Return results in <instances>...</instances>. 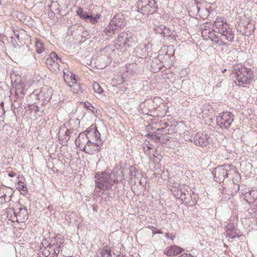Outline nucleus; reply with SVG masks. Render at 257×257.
<instances>
[{
  "mask_svg": "<svg viewBox=\"0 0 257 257\" xmlns=\"http://www.w3.org/2000/svg\"><path fill=\"white\" fill-rule=\"evenodd\" d=\"M236 85L244 87L252 80L253 74L250 69L237 64L234 66L230 74Z\"/></svg>",
  "mask_w": 257,
  "mask_h": 257,
  "instance_id": "nucleus-1",
  "label": "nucleus"
},
{
  "mask_svg": "<svg viewBox=\"0 0 257 257\" xmlns=\"http://www.w3.org/2000/svg\"><path fill=\"white\" fill-rule=\"evenodd\" d=\"M235 167L231 165L225 164L224 165L216 167L212 174L214 180L217 182H220L224 180L225 178L238 177L239 175L235 170Z\"/></svg>",
  "mask_w": 257,
  "mask_h": 257,
  "instance_id": "nucleus-2",
  "label": "nucleus"
},
{
  "mask_svg": "<svg viewBox=\"0 0 257 257\" xmlns=\"http://www.w3.org/2000/svg\"><path fill=\"white\" fill-rule=\"evenodd\" d=\"M116 177L114 172L110 173L103 172L98 176L96 185L99 189L107 190L110 189L115 183Z\"/></svg>",
  "mask_w": 257,
  "mask_h": 257,
  "instance_id": "nucleus-3",
  "label": "nucleus"
},
{
  "mask_svg": "<svg viewBox=\"0 0 257 257\" xmlns=\"http://www.w3.org/2000/svg\"><path fill=\"white\" fill-rule=\"evenodd\" d=\"M137 11L144 15L155 13L158 9L156 0H138Z\"/></svg>",
  "mask_w": 257,
  "mask_h": 257,
  "instance_id": "nucleus-4",
  "label": "nucleus"
},
{
  "mask_svg": "<svg viewBox=\"0 0 257 257\" xmlns=\"http://www.w3.org/2000/svg\"><path fill=\"white\" fill-rule=\"evenodd\" d=\"M14 214V216H11V219L13 222H25L28 219V212L25 207L22 206L10 208L8 211V215Z\"/></svg>",
  "mask_w": 257,
  "mask_h": 257,
  "instance_id": "nucleus-5",
  "label": "nucleus"
},
{
  "mask_svg": "<svg viewBox=\"0 0 257 257\" xmlns=\"http://www.w3.org/2000/svg\"><path fill=\"white\" fill-rule=\"evenodd\" d=\"M234 120V115L231 112L225 111L219 113L216 117V122L221 128H228Z\"/></svg>",
  "mask_w": 257,
  "mask_h": 257,
  "instance_id": "nucleus-6",
  "label": "nucleus"
},
{
  "mask_svg": "<svg viewBox=\"0 0 257 257\" xmlns=\"http://www.w3.org/2000/svg\"><path fill=\"white\" fill-rule=\"evenodd\" d=\"M117 41L122 43L120 45H122L124 47H132L137 43V37L131 32H122L119 34L117 37Z\"/></svg>",
  "mask_w": 257,
  "mask_h": 257,
  "instance_id": "nucleus-7",
  "label": "nucleus"
},
{
  "mask_svg": "<svg viewBox=\"0 0 257 257\" xmlns=\"http://www.w3.org/2000/svg\"><path fill=\"white\" fill-rule=\"evenodd\" d=\"M62 60L58 55L54 52L50 53L46 61V64L48 68L52 72H56L59 69V62Z\"/></svg>",
  "mask_w": 257,
  "mask_h": 257,
  "instance_id": "nucleus-8",
  "label": "nucleus"
},
{
  "mask_svg": "<svg viewBox=\"0 0 257 257\" xmlns=\"http://www.w3.org/2000/svg\"><path fill=\"white\" fill-rule=\"evenodd\" d=\"M193 142L196 145L203 147L209 145L211 141L207 134L199 133L193 138Z\"/></svg>",
  "mask_w": 257,
  "mask_h": 257,
  "instance_id": "nucleus-9",
  "label": "nucleus"
},
{
  "mask_svg": "<svg viewBox=\"0 0 257 257\" xmlns=\"http://www.w3.org/2000/svg\"><path fill=\"white\" fill-rule=\"evenodd\" d=\"M85 133L89 142H98V141H102L100 139V134L95 125H92Z\"/></svg>",
  "mask_w": 257,
  "mask_h": 257,
  "instance_id": "nucleus-10",
  "label": "nucleus"
},
{
  "mask_svg": "<svg viewBox=\"0 0 257 257\" xmlns=\"http://www.w3.org/2000/svg\"><path fill=\"white\" fill-rule=\"evenodd\" d=\"M71 131L65 126L60 128L58 132L59 140L63 146H66L70 138Z\"/></svg>",
  "mask_w": 257,
  "mask_h": 257,
  "instance_id": "nucleus-11",
  "label": "nucleus"
},
{
  "mask_svg": "<svg viewBox=\"0 0 257 257\" xmlns=\"http://www.w3.org/2000/svg\"><path fill=\"white\" fill-rule=\"evenodd\" d=\"M64 240L60 237L57 236L54 238L53 240H52L51 242L49 243L50 245V248L52 250H53V253L54 254H58L60 250L63 247V244L64 243Z\"/></svg>",
  "mask_w": 257,
  "mask_h": 257,
  "instance_id": "nucleus-12",
  "label": "nucleus"
},
{
  "mask_svg": "<svg viewBox=\"0 0 257 257\" xmlns=\"http://www.w3.org/2000/svg\"><path fill=\"white\" fill-rule=\"evenodd\" d=\"M228 26L229 25L226 23L225 18L224 17H217L213 24V29H216V30H214V31L218 33L225 30V28H228Z\"/></svg>",
  "mask_w": 257,
  "mask_h": 257,
  "instance_id": "nucleus-13",
  "label": "nucleus"
},
{
  "mask_svg": "<svg viewBox=\"0 0 257 257\" xmlns=\"http://www.w3.org/2000/svg\"><path fill=\"white\" fill-rule=\"evenodd\" d=\"M110 23L118 30L119 28L123 27L125 25V17L123 14L118 13L110 21Z\"/></svg>",
  "mask_w": 257,
  "mask_h": 257,
  "instance_id": "nucleus-14",
  "label": "nucleus"
},
{
  "mask_svg": "<svg viewBox=\"0 0 257 257\" xmlns=\"http://www.w3.org/2000/svg\"><path fill=\"white\" fill-rule=\"evenodd\" d=\"M85 132L80 133L76 139L75 143L76 146L79 148L81 151H84L86 149L87 144L89 142Z\"/></svg>",
  "mask_w": 257,
  "mask_h": 257,
  "instance_id": "nucleus-15",
  "label": "nucleus"
},
{
  "mask_svg": "<svg viewBox=\"0 0 257 257\" xmlns=\"http://www.w3.org/2000/svg\"><path fill=\"white\" fill-rule=\"evenodd\" d=\"M98 142H89L84 151L88 154H91L95 151L99 150V148L102 146L103 142L102 141H98Z\"/></svg>",
  "mask_w": 257,
  "mask_h": 257,
  "instance_id": "nucleus-16",
  "label": "nucleus"
},
{
  "mask_svg": "<svg viewBox=\"0 0 257 257\" xmlns=\"http://www.w3.org/2000/svg\"><path fill=\"white\" fill-rule=\"evenodd\" d=\"M71 83H69V86L71 88V90L75 93H79L82 92L83 86L77 84L75 79V75L73 74H70Z\"/></svg>",
  "mask_w": 257,
  "mask_h": 257,
  "instance_id": "nucleus-17",
  "label": "nucleus"
},
{
  "mask_svg": "<svg viewBox=\"0 0 257 257\" xmlns=\"http://www.w3.org/2000/svg\"><path fill=\"white\" fill-rule=\"evenodd\" d=\"M220 33L223 37L222 39L231 42L234 41V34L229 26Z\"/></svg>",
  "mask_w": 257,
  "mask_h": 257,
  "instance_id": "nucleus-18",
  "label": "nucleus"
},
{
  "mask_svg": "<svg viewBox=\"0 0 257 257\" xmlns=\"http://www.w3.org/2000/svg\"><path fill=\"white\" fill-rule=\"evenodd\" d=\"M9 189L5 187L0 188V202L4 203V202H9L11 199L12 194L8 193Z\"/></svg>",
  "mask_w": 257,
  "mask_h": 257,
  "instance_id": "nucleus-19",
  "label": "nucleus"
},
{
  "mask_svg": "<svg viewBox=\"0 0 257 257\" xmlns=\"http://www.w3.org/2000/svg\"><path fill=\"white\" fill-rule=\"evenodd\" d=\"M183 251L182 248L176 246L172 245L165 249V253L168 256H172L177 255Z\"/></svg>",
  "mask_w": 257,
  "mask_h": 257,
  "instance_id": "nucleus-20",
  "label": "nucleus"
},
{
  "mask_svg": "<svg viewBox=\"0 0 257 257\" xmlns=\"http://www.w3.org/2000/svg\"><path fill=\"white\" fill-rule=\"evenodd\" d=\"M134 53L135 56L139 58H143L147 55L146 48L145 45L138 46Z\"/></svg>",
  "mask_w": 257,
  "mask_h": 257,
  "instance_id": "nucleus-21",
  "label": "nucleus"
},
{
  "mask_svg": "<svg viewBox=\"0 0 257 257\" xmlns=\"http://www.w3.org/2000/svg\"><path fill=\"white\" fill-rule=\"evenodd\" d=\"M125 71L128 75L136 74L139 72V67L136 63H131L125 65Z\"/></svg>",
  "mask_w": 257,
  "mask_h": 257,
  "instance_id": "nucleus-22",
  "label": "nucleus"
},
{
  "mask_svg": "<svg viewBox=\"0 0 257 257\" xmlns=\"http://www.w3.org/2000/svg\"><path fill=\"white\" fill-rule=\"evenodd\" d=\"M52 94V90L47 86L42 87L40 93V96L44 97L46 100L50 99Z\"/></svg>",
  "mask_w": 257,
  "mask_h": 257,
  "instance_id": "nucleus-23",
  "label": "nucleus"
},
{
  "mask_svg": "<svg viewBox=\"0 0 257 257\" xmlns=\"http://www.w3.org/2000/svg\"><path fill=\"white\" fill-rule=\"evenodd\" d=\"M246 201L251 203L257 198V191L254 190H250L245 195Z\"/></svg>",
  "mask_w": 257,
  "mask_h": 257,
  "instance_id": "nucleus-24",
  "label": "nucleus"
},
{
  "mask_svg": "<svg viewBox=\"0 0 257 257\" xmlns=\"http://www.w3.org/2000/svg\"><path fill=\"white\" fill-rule=\"evenodd\" d=\"M226 235L231 238L239 237L237 230L235 228H231V226L228 225L226 227Z\"/></svg>",
  "mask_w": 257,
  "mask_h": 257,
  "instance_id": "nucleus-25",
  "label": "nucleus"
},
{
  "mask_svg": "<svg viewBox=\"0 0 257 257\" xmlns=\"http://www.w3.org/2000/svg\"><path fill=\"white\" fill-rule=\"evenodd\" d=\"M38 257H54L51 255L50 249L49 247H40V250L37 253Z\"/></svg>",
  "mask_w": 257,
  "mask_h": 257,
  "instance_id": "nucleus-26",
  "label": "nucleus"
},
{
  "mask_svg": "<svg viewBox=\"0 0 257 257\" xmlns=\"http://www.w3.org/2000/svg\"><path fill=\"white\" fill-rule=\"evenodd\" d=\"M129 178L130 180H133V179L135 180L137 179L138 181H139V179L138 177V175L139 174L138 170L136 169V168L133 166H131L129 167Z\"/></svg>",
  "mask_w": 257,
  "mask_h": 257,
  "instance_id": "nucleus-27",
  "label": "nucleus"
},
{
  "mask_svg": "<svg viewBox=\"0 0 257 257\" xmlns=\"http://www.w3.org/2000/svg\"><path fill=\"white\" fill-rule=\"evenodd\" d=\"M118 29L114 26V25H111L110 22H109V25L105 28L103 30V33L107 36H110L113 35L116 31H117Z\"/></svg>",
  "mask_w": 257,
  "mask_h": 257,
  "instance_id": "nucleus-28",
  "label": "nucleus"
},
{
  "mask_svg": "<svg viewBox=\"0 0 257 257\" xmlns=\"http://www.w3.org/2000/svg\"><path fill=\"white\" fill-rule=\"evenodd\" d=\"M176 34L174 31H171L167 28V31L164 32V34L162 37L168 40H174L176 37Z\"/></svg>",
  "mask_w": 257,
  "mask_h": 257,
  "instance_id": "nucleus-29",
  "label": "nucleus"
},
{
  "mask_svg": "<svg viewBox=\"0 0 257 257\" xmlns=\"http://www.w3.org/2000/svg\"><path fill=\"white\" fill-rule=\"evenodd\" d=\"M100 14H96L95 15L93 16L88 14L87 15H86V19H85V20H89L91 24H95L98 22V20L100 18Z\"/></svg>",
  "mask_w": 257,
  "mask_h": 257,
  "instance_id": "nucleus-30",
  "label": "nucleus"
},
{
  "mask_svg": "<svg viewBox=\"0 0 257 257\" xmlns=\"http://www.w3.org/2000/svg\"><path fill=\"white\" fill-rule=\"evenodd\" d=\"M160 126V127L157 129V132H160V131H163V132H165V134L170 133V128L172 127V126L170 125L166 122H161Z\"/></svg>",
  "mask_w": 257,
  "mask_h": 257,
  "instance_id": "nucleus-31",
  "label": "nucleus"
},
{
  "mask_svg": "<svg viewBox=\"0 0 257 257\" xmlns=\"http://www.w3.org/2000/svg\"><path fill=\"white\" fill-rule=\"evenodd\" d=\"M17 188L21 191L22 194H24L27 192V187L26 184L21 181L18 182Z\"/></svg>",
  "mask_w": 257,
  "mask_h": 257,
  "instance_id": "nucleus-32",
  "label": "nucleus"
},
{
  "mask_svg": "<svg viewBox=\"0 0 257 257\" xmlns=\"http://www.w3.org/2000/svg\"><path fill=\"white\" fill-rule=\"evenodd\" d=\"M35 47L37 52L39 54L42 53L45 50L43 44L37 39L35 42Z\"/></svg>",
  "mask_w": 257,
  "mask_h": 257,
  "instance_id": "nucleus-33",
  "label": "nucleus"
},
{
  "mask_svg": "<svg viewBox=\"0 0 257 257\" xmlns=\"http://www.w3.org/2000/svg\"><path fill=\"white\" fill-rule=\"evenodd\" d=\"M100 253L102 257H112L111 249L109 247H106L103 248Z\"/></svg>",
  "mask_w": 257,
  "mask_h": 257,
  "instance_id": "nucleus-34",
  "label": "nucleus"
},
{
  "mask_svg": "<svg viewBox=\"0 0 257 257\" xmlns=\"http://www.w3.org/2000/svg\"><path fill=\"white\" fill-rule=\"evenodd\" d=\"M156 33H159L162 36L164 34V32L167 31V28L164 25L157 26L154 29Z\"/></svg>",
  "mask_w": 257,
  "mask_h": 257,
  "instance_id": "nucleus-35",
  "label": "nucleus"
},
{
  "mask_svg": "<svg viewBox=\"0 0 257 257\" xmlns=\"http://www.w3.org/2000/svg\"><path fill=\"white\" fill-rule=\"evenodd\" d=\"M76 14L83 20L86 19V15H87L88 14L86 12H84L82 8L79 7L78 8L77 11H76Z\"/></svg>",
  "mask_w": 257,
  "mask_h": 257,
  "instance_id": "nucleus-36",
  "label": "nucleus"
},
{
  "mask_svg": "<svg viewBox=\"0 0 257 257\" xmlns=\"http://www.w3.org/2000/svg\"><path fill=\"white\" fill-rule=\"evenodd\" d=\"M93 89L95 92L98 94H101L103 92L102 88L101 87L100 84L98 83L95 82L93 83Z\"/></svg>",
  "mask_w": 257,
  "mask_h": 257,
  "instance_id": "nucleus-37",
  "label": "nucleus"
},
{
  "mask_svg": "<svg viewBox=\"0 0 257 257\" xmlns=\"http://www.w3.org/2000/svg\"><path fill=\"white\" fill-rule=\"evenodd\" d=\"M70 74H72L71 72H69L68 73H66V72H64V80L65 82L69 85V83H71V78L70 77Z\"/></svg>",
  "mask_w": 257,
  "mask_h": 257,
  "instance_id": "nucleus-38",
  "label": "nucleus"
},
{
  "mask_svg": "<svg viewBox=\"0 0 257 257\" xmlns=\"http://www.w3.org/2000/svg\"><path fill=\"white\" fill-rule=\"evenodd\" d=\"M211 40L213 42V43L215 44L222 45H223L225 43H223L222 41L220 40L217 37L215 36Z\"/></svg>",
  "mask_w": 257,
  "mask_h": 257,
  "instance_id": "nucleus-39",
  "label": "nucleus"
},
{
  "mask_svg": "<svg viewBox=\"0 0 257 257\" xmlns=\"http://www.w3.org/2000/svg\"><path fill=\"white\" fill-rule=\"evenodd\" d=\"M210 24L208 23H206L205 24H203L202 25L200 26V30L204 31V30H207L209 29H213V27L210 28Z\"/></svg>",
  "mask_w": 257,
  "mask_h": 257,
  "instance_id": "nucleus-40",
  "label": "nucleus"
},
{
  "mask_svg": "<svg viewBox=\"0 0 257 257\" xmlns=\"http://www.w3.org/2000/svg\"><path fill=\"white\" fill-rule=\"evenodd\" d=\"M211 29L204 30L201 31L202 36L205 39V37H209V33Z\"/></svg>",
  "mask_w": 257,
  "mask_h": 257,
  "instance_id": "nucleus-41",
  "label": "nucleus"
},
{
  "mask_svg": "<svg viewBox=\"0 0 257 257\" xmlns=\"http://www.w3.org/2000/svg\"><path fill=\"white\" fill-rule=\"evenodd\" d=\"M214 29H211V30L210 31V33H209V37H205V39L207 40L208 39H212L215 35H214V30H213Z\"/></svg>",
  "mask_w": 257,
  "mask_h": 257,
  "instance_id": "nucleus-42",
  "label": "nucleus"
},
{
  "mask_svg": "<svg viewBox=\"0 0 257 257\" xmlns=\"http://www.w3.org/2000/svg\"><path fill=\"white\" fill-rule=\"evenodd\" d=\"M84 105L87 109H88L89 110H90L91 111H93V107L92 105V104H91L90 103H89L88 102H85Z\"/></svg>",
  "mask_w": 257,
  "mask_h": 257,
  "instance_id": "nucleus-43",
  "label": "nucleus"
},
{
  "mask_svg": "<svg viewBox=\"0 0 257 257\" xmlns=\"http://www.w3.org/2000/svg\"><path fill=\"white\" fill-rule=\"evenodd\" d=\"M41 244L43 246L42 247H48L49 246V243H48V241L46 239L43 240Z\"/></svg>",
  "mask_w": 257,
  "mask_h": 257,
  "instance_id": "nucleus-44",
  "label": "nucleus"
},
{
  "mask_svg": "<svg viewBox=\"0 0 257 257\" xmlns=\"http://www.w3.org/2000/svg\"><path fill=\"white\" fill-rule=\"evenodd\" d=\"M152 139L154 140H155L156 142H158L160 141V137L158 136L157 135H152Z\"/></svg>",
  "mask_w": 257,
  "mask_h": 257,
  "instance_id": "nucleus-45",
  "label": "nucleus"
},
{
  "mask_svg": "<svg viewBox=\"0 0 257 257\" xmlns=\"http://www.w3.org/2000/svg\"><path fill=\"white\" fill-rule=\"evenodd\" d=\"M165 235H166V237L167 238H168V239H170L173 240L174 236H173V235L172 234H170L169 233H166L165 234Z\"/></svg>",
  "mask_w": 257,
  "mask_h": 257,
  "instance_id": "nucleus-46",
  "label": "nucleus"
},
{
  "mask_svg": "<svg viewBox=\"0 0 257 257\" xmlns=\"http://www.w3.org/2000/svg\"><path fill=\"white\" fill-rule=\"evenodd\" d=\"M153 233L154 234H156V233L162 234V231H161L159 229L155 228V229L153 231Z\"/></svg>",
  "mask_w": 257,
  "mask_h": 257,
  "instance_id": "nucleus-47",
  "label": "nucleus"
},
{
  "mask_svg": "<svg viewBox=\"0 0 257 257\" xmlns=\"http://www.w3.org/2000/svg\"><path fill=\"white\" fill-rule=\"evenodd\" d=\"M192 8H193L194 11H196L197 13L199 12V11L200 10V9L198 7L197 4L194 6Z\"/></svg>",
  "mask_w": 257,
  "mask_h": 257,
  "instance_id": "nucleus-48",
  "label": "nucleus"
},
{
  "mask_svg": "<svg viewBox=\"0 0 257 257\" xmlns=\"http://www.w3.org/2000/svg\"><path fill=\"white\" fill-rule=\"evenodd\" d=\"M179 257H194V256L191 255L190 254L184 253L179 256Z\"/></svg>",
  "mask_w": 257,
  "mask_h": 257,
  "instance_id": "nucleus-49",
  "label": "nucleus"
},
{
  "mask_svg": "<svg viewBox=\"0 0 257 257\" xmlns=\"http://www.w3.org/2000/svg\"><path fill=\"white\" fill-rule=\"evenodd\" d=\"M48 247H49V249H50V251L51 255L54 256V257L57 256L58 254H54L53 253V250H52V249L50 248V244H49V246Z\"/></svg>",
  "mask_w": 257,
  "mask_h": 257,
  "instance_id": "nucleus-50",
  "label": "nucleus"
},
{
  "mask_svg": "<svg viewBox=\"0 0 257 257\" xmlns=\"http://www.w3.org/2000/svg\"><path fill=\"white\" fill-rule=\"evenodd\" d=\"M8 175L10 177H14L16 176V174L13 172H9Z\"/></svg>",
  "mask_w": 257,
  "mask_h": 257,
  "instance_id": "nucleus-51",
  "label": "nucleus"
},
{
  "mask_svg": "<svg viewBox=\"0 0 257 257\" xmlns=\"http://www.w3.org/2000/svg\"><path fill=\"white\" fill-rule=\"evenodd\" d=\"M0 106H1V107L3 110V113H5L4 108V102L2 101L1 102Z\"/></svg>",
  "mask_w": 257,
  "mask_h": 257,
  "instance_id": "nucleus-52",
  "label": "nucleus"
},
{
  "mask_svg": "<svg viewBox=\"0 0 257 257\" xmlns=\"http://www.w3.org/2000/svg\"><path fill=\"white\" fill-rule=\"evenodd\" d=\"M151 149V148H150L149 147H147V151L145 150L146 153L148 155H150V153H148V150Z\"/></svg>",
  "mask_w": 257,
  "mask_h": 257,
  "instance_id": "nucleus-53",
  "label": "nucleus"
},
{
  "mask_svg": "<svg viewBox=\"0 0 257 257\" xmlns=\"http://www.w3.org/2000/svg\"><path fill=\"white\" fill-rule=\"evenodd\" d=\"M164 133H165V132H163V131H160V132H157V134L158 135H159V134H163Z\"/></svg>",
  "mask_w": 257,
  "mask_h": 257,
  "instance_id": "nucleus-54",
  "label": "nucleus"
},
{
  "mask_svg": "<svg viewBox=\"0 0 257 257\" xmlns=\"http://www.w3.org/2000/svg\"><path fill=\"white\" fill-rule=\"evenodd\" d=\"M15 36L19 39V35L18 34H15Z\"/></svg>",
  "mask_w": 257,
  "mask_h": 257,
  "instance_id": "nucleus-55",
  "label": "nucleus"
},
{
  "mask_svg": "<svg viewBox=\"0 0 257 257\" xmlns=\"http://www.w3.org/2000/svg\"><path fill=\"white\" fill-rule=\"evenodd\" d=\"M226 70H226V69H224L222 71V73H224L225 72H226Z\"/></svg>",
  "mask_w": 257,
  "mask_h": 257,
  "instance_id": "nucleus-56",
  "label": "nucleus"
},
{
  "mask_svg": "<svg viewBox=\"0 0 257 257\" xmlns=\"http://www.w3.org/2000/svg\"><path fill=\"white\" fill-rule=\"evenodd\" d=\"M168 49H172V46H169L168 47Z\"/></svg>",
  "mask_w": 257,
  "mask_h": 257,
  "instance_id": "nucleus-57",
  "label": "nucleus"
},
{
  "mask_svg": "<svg viewBox=\"0 0 257 257\" xmlns=\"http://www.w3.org/2000/svg\"><path fill=\"white\" fill-rule=\"evenodd\" d=\"M18 92H19V88H16V93H18Z\"/></svg>",
  "mask_w": 257,
  "mask_h": 257,
  "instance_id": "nucleus-58",
  "label": "nucleus"
},
{
  "mask_svg": "<svg viewBox=\"0 0 257 257\" xmlns=\"http://www.w3.org/2000/svg\"><path fill=\"white\" fill-rule=\"evenodd\" d=\"M74 120L75 122H78V119H74Z\"/></svg>",
  "mask_w": 257,
  "mask_h": 257,
  "instance_id": "nucleus-59",
  "label": "nucleus"
},
{
  "mask_svg": "<svg viewBox=\"0 0 257 257\" xmlns=\"http://www.w3.org/2000/svg\"><path fill=\"white\" fill-rule=\"evenodd\" d=\"M122 174L123 177H124V174H123V172H122Z\"/></svg>",
  "mask_w": 257,
  "mask_h": 257,
  "instance_id": "nucleus-60",
  "label": "nucleus"
},
{
  "mask_svg": "<svg viewBox=\"0 0 257 257\" xmlns=\"http://www.w3.org/2000/svg\"><path fill=\"white\" fill-rule=\"evenodd\" d=\"M153 157H156L155 155H153Z\"/></svg>",
  "mask_w": 257,
  "mask_h": 257,
  "instance_id": "nucleus-61",
  "label": "nucleus"
},
{
  "mask_svg": "<svg viewBox=\"0 0 257 257\" xmlns=\"http://www.w3.org/2000/svg\"><path fill=\"white\" fill-rule=\"evenodd\" d=\"M20 92L22 93H23V91H21Z\"/></svg>",
  "mask_w": 257,
  "mask_h": 257,
  "instance_id": "nucleus-62",
  "label": "nucleus"
}]
</instances>
